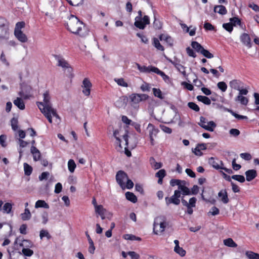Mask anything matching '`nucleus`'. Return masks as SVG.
Returning <instances> with one entry per match:
<instances>
[{
    "label": "nucleus",
    "mask_w": 259,
    "mask_h": 259,
    "mask_svg": "<svg viewBox=\"0 0 259 259\" xmlns=\"http://www.w3.org/2000/svg\"><path fill=\"white\" fill-rule=\"evenodd\" d=\"M43 98V101L37 102L36 104L41 112L48 119L49 122L52 123V117L59 118V115L57 113L56 110L52 107L50 101L51 97L48 91L44 93Z\"/></svg>",
    "instance_id": "f257e3e1"
},
{
    "label": "nucleus",
    "mask_w": 259,
    "mask_h": 259,
    "mask_svg": "<svg viewBox=\"0 0 259 259\" xmlns=\"http://www.w3.org/2000/svg\"><path fill=\"white\" fill-rule=\"evenodd\" d=\"M67 29L72 33L83 37L88 34V30L84 24L77 17L70 15L67 22Z\"/></svg>",
    "instance_id": "f03ea898"
},
{
    "label": "nucleus",
    "mask_w": 259,
    "mask_h": 259,
    "mask_svg": "<svg viewBox=\"0 0 259 259\" xmlns=\"http://www.w3.org/2000/svg\"><path fill=\"white\" fill-rule=\"evenodd\" d=\"M181 192L183 195H188L191 194L189 189L181 184L178 187V190L175 191L174 194L171 197H165V200L166 205H169L171 203L179 205L180 203L179 198L181 197Z\"/></svg>",
    "instance_id": "7ed1b4c3"
},
{
    "label": "nucleus",
    "mask_w": 259,
    "mask_h": 259,
    "mask_svg": "<svg viewBox=\"0 0 259 259\" xmlns=\"http://www.w3.org/2000/svg\"><path fill=\"white\" fill-rule=\"evenodd\" d=\"M166 226L165 218L163 216L156 218L153 224V232L155 234L162 233Z\"/></svg>",
    "instance_id": "20e7f679"
},
{
    "label": "nucleus",
    "mask_w": 259,
    "mask_h": 259,
    "mask_svg": "<svg viewBox=\"0 0 259 259\" xmlns=\"http://www.w3.org/2000/svg\"><path fill=\"white\" fill-rule=\"evenodd\" d=\"M138 15L135 18L134 25L140 29H144L146 25L150 24L149 17L145 15L142 17V12L141 10L139 11Z\"/></svg>",
    "instance_id": "39448f33"
},
{
    "label": "nucleus",
    "mask_w": 259,
    "mask_h": 259,
    "mask_svg": "<svg viewBox=\"0 0 259 259\" xmlns=\"http://www.w3.org/2000/svg\"><path fill=\"white\" fill-rule=\"evenodd\" d=\"M198 125L209 132H213L217 126V124L213 121H208V120L203 116L200 117V122L198 123Z\"/></svg>",
    "instance_id": "423d86ee"
},
{
    "label": "nucleus",
    "mask_w": 259,
    "mask_h": 259,
    "mask_svg": "<svg viewBox=\"0 0 259 259\" xmlns=\"http://www.w3.org/2000/svg\"><path fill=\"white\" fill-rule=\"evenodd\" d=\"M149 96L144 94H132L130 96V99L133 104H137L140 102L146 101Z\"/></svg>",
    "instance_id": "0eeeda50"
},
{
    "label": "nucleus",
    "mask_w": 259,
    "mask_h": 259,
    "mask_svg": "<svg viewBox=\"0 0 259 259\" xmlns=\"http://www.w3.org/2000/svg\"><path fill=\"white\" fill-rule=\"evenodd\" d=\"M127 178L128 176L127 174L123 171L119 170L116 174V181L122 189H124L125 188L124 181L127 180Z\"/></svg>",
    "instance_id": "6e6552de"
},
{
    "label": "nucleus",
    "mask_w": 259,
    "mask_h": 259,
    "mask_svg": "<svg viewBox=\"0 0 259 259\" xmlns=\"http://www.w3.org/2000/svg\"><path fill=\"white\" fill-rule=\"evenodd\" d=\"M148 130L149 131V138L150 139V143L152 145H154V138H155L158 134L159 131L157 128H155L154 126L149 123L148 125Z\"/></svg>",
    "instance_id": "1a4fd4ad"
},
{
    "label": "nucleus",
    "mask_w": 259,
    "mask_h": 259,
    "mask_svg": "<svg viewBox=\"0 0 259 259\" xmlns=\"http://www.w3.org/2000/svg\"><path fill=\"white\" fill-rule=\"evenodd\" d=\"M92 83L87 78L83 79L82 87L83 88L82 90L83 93L87 96H89L91 93V88Z\"/></svg>",
    "instance_id": "9d476101"
},
{
    "label": "nucleus",
    "mask_w": 259,
    "mask_h": 259,
    "mask_svg": "<svg viewBox=\"0 0 259 259\" xmlns=\"http://www.w3.org/2000/svg\"><path fill=\"white\" fill-rule=\"evenodd\" d=\"M209 163L215 169H222L224 166V163L222 161L218 159H214L213 157H211L209 159Z\"/></svg>",
    "instance_id": "9b49d317"
},
{
    "label": "nucleus",
    "mask_w": 259,
    "mask_h": 259,
    "mask_svg": "<svg viewBox=\"0 0 259 259\" xmlns=\"http://www.w3.org/2000/svg\"><path fill=\"white\" fill-rule=\"evenodd\" d=\"M240 39L241 42L248 48L249 49L251 47V38L247 33H243L242 34L240 35Z\"/></svg>",
    "instance_id": "f8f14e48"
},
{
    "label": "nucleus",
    "mask_w": 259,
    "mask_h": 259,
    "mask_svg": "<svg viewBox=\"0 0 259 259\" xmlns=\"http://www.w3.org/2000/svg\"><path fill=\"white\" fill-rule=\"evenodd\" d=\"M243 83L239 79H233L230 81V87L234 90H240V88L243 87Z\"/></svg>",
    "instance_id": "ddd939ff"
},
{
    "label": "nucleus",
    "mask_w": 259,
    "mask_h": 259,
    "mask_svg": "<svg viewBox=\"0 0 259 259\" xmlns=\"http://www.w3.org/2000/svg\"><path fill=\"white\" fill-rule=\"evenodd\" d=\"M168 60L171 64H172L175 66L176 69L183 75L184 76H186L185 67L182 65H181L179 63V62H178V61H173L170 59H169Z\"/></svg>",
    "instance_id": "4468645a"
},
{
    "label": "nucleus",
    "mask_w": 259,
    "mask_h": 259,
    "mask_svg": "<svg viewBox=\"0 0 259 259\" xmlns=\"http://www.w3.org/2000/svg\"><path fill=\"white\" fill-rule=\"evenodd\" d=\"M175 246L174 247V251L180 255L181 256H184L186 254V251L179 246V241L178 240H174Z\"/></svg>",
    "instance_id": "2eb2a0df"
},
{
    "label": "nucleus",
    "mask_w": 259,
    "mask_h": 259,
    "mask_svg": "<svg viewBox=\"0 0 259 259\" xmlns=\"http://www.w3.org/2000/svg\"><path fill=\"white\" fill-rule=\"evenodd\" d=\"M95 211L99 215H103L104 214H108L109 216L112 215V213L107 211L102 205H99V206H97L96 209H95Z\"/></svg>",
    "instance_id": "dca6fc26"
},
{
    "label": "nucleus",
    "mask_w": 259,
    "mask_h": 259,
    "mask_svg": "<svg viewBox=\"0 0 259 259\" xmlns=\"http://www.w3.org/2000/svg\"><path fill=\"white\" fill-rule=\"evenodd\" d=\"M246 180L250 182L254 179L257 176V172L255 169H249L247 170L245 173Z\"/></svg>",
    "instance_id": "f3484780"
},
{
    "label": "nucleus",
    "mask_w": 259,
    "mask_h": 259,
    "mask_svg": "<svg viewBox=\"0 0 259 259\" xmlns=\"http://www.w3.org/2000/svg\"><path fill=\"white\" fill-rule=\"evenodd\" d=\"M9 26L0 27V39H7L9 37Z\"/></svg>",
    "instance_id": "a211bd4d"
},
{
    "label": "nucleus",
    "mask_w": 259,
    "mask_h": 259,
    "mask_svg": "<svg viewBox=\"0 0 259 259\" xmlns=\"http://www.w3.org/2000/svg\"><path fill=\"white\" fill-rule=\"evenodd\" d=\"M127 98L125 96L119 98L115 103V106L118 108L124 107L126 106Z\"/></svg>",
    "instance_id": "6ab92c4d"
},
{
    "label": "nucleus",
    "mask_w": 259,
    "mask_h": 259,
    "mask_svg": "<svg viewBox=\"0 0 259 259\" xmlns=\"http://www.w3.org/2000/svg\"><path fill=\"white\" fill-rule=\"evenodd\" d=\"M30 150L31 153L33 155V160L35 161L39 160L41 157L40 151L33 146L31 147Z\"/></svg>",
    "instance_id": "aec40b11"
},
{
    "label": "nucleus",
    "mask_w": 259,
    "mask_h": 259,
    "mask_svg": "<svg viewBox=\"0 0 259 259\" xmlns=\"http://www.w3.org/2000/svg\"><path fill=\"white\" fill-rule=\"evenodd\" d=\"M218 196L221 198V201L225 204L227 203L229 199L226 190H222L218 193Z\"/></svg>",
    "instance_id": "412c9836"
},
{
    "label": "nucleus",
    "mask_w": 259,
    "mask_h": 259,
    "mask_svg": "<svg viewBox=\"0 0 259 259\" xmlns=\"http://www.w3.org/2000/svg\"><path fill=\"white\" fill-rule=\"evenodd\" d=\"M15 37L22 42H26L27 41V36L22 31L14 32Z\"/></svg>",
    "instance_id": "4be33fe9"
},
{
    "label": "nucleus",
    "mask_w": 259,
    "mask_h": 259,
    "mask_svg": "<svg viewBox=\"0 0 259 259\" xmlns=\"http://www.w3.org/2000/svg\"><path fill=\"white\" fill-rule=\"evenodd\" d=\"M196 200H197L195 197H192L190 199L189 202H188L186 200L184 199L183 198H182L181 202L184 206L194 207L195 206Z\"/></svg>",
    "instance_id": "5701e85b"
},
{
    "label": "nucleus",
    "mask_w": 259,
    "mask_h": 259,
    "mask_svg": "<svg viewBox=\"0 0 259 259\" xmlns=\"http://www.w3.org/2000/svg\"><path fill=\"white\" fill-rule=\"evenodd\" d=\"M159 39L161 41L164 40L170 46H172L174 43L173 39L169 35L165 34H161L159 36Z\"/></svg>",
    "instance_id": "b1692460"
},
{
    "label": "nucleus",
    "mask_w": 259,
    "mask_h": 259,
    "mask_svg": "<svg viewBox=\"0 0 259 259\" xmlns=\"http://www.w3.org/2000/svg\"><path fill=\"white\" fill-rule=\"evenodd\" d=\"M214 11L215 13H218L222 15L226 14L227 12L225 7L223 5L215 6L214 8Z\"/></svg>",
    "instance_id": "393cba45"
},
{
    "label": "nucleus",
    "mask_w": 259,
    "mask_h": 259,
    "mask_svg": "<svg viewBox=\"0 0 259 259\" xmlns=\"http://www.w3.org/2000/svg\"><path fill=\"white\" fill-rule=\"evenodd\" d=\"M35 208H44L46 209H49V205L46 202L45 200H38L35 202Z\"/></svg>",
    "instance_id": "a878e982"
},
{
    "label": "nucleus",
    "mask_w": 259,
    "mask_h": 259,
    "mask_svg": "<svg viewBox=\"0 0 259 259\" xmlns=\"http://www.w3.org/2000/svg\"><path fill=\"white\" fill-rule=\"evenodd\" d=\"M13 102L14 105L19 108L20 110H24L25 109V104L21 98H17V99H15Z\"/></svg>",
    "instance_id": "bb28decb"
},
{
    "label": "nucleus",
    "mask_w": 259,
    "mask_h": 259,
    "mask_svg": "<svg viewBox=\"0 0 259 259\" xmlns=\"http://www.w3.org/2000/svg\"><path fill=\"white\" fill-rule=\"evenodd\" d=\"M57 60L58 66H61L63 68H67L70 67L69 64L63 58L58 57L57 58Z\"/></svg>",
    "instance_id": "cd10ccee"
},
{
    "label": "nucleus",
    "mask_w": 259,
    "mask_h": 259,
    "mask_svg": "<svg viewBox=\"0 0 259 259\" xmlns=\"http://www.w3.org/2000/svg\"><path fill=\"white\" fill-rule=\"evenodd\" d=\"M21 219L23 221L29 220L31 217V214L28 208H25L24 212L21 214Z\"/></svg>",
    "instance_id": "c85d7f7f"
},
{
    "label": "nucleus",
    "mask_w": 259,
    "mask_h": 259,
    "mask_svg": "<svg viewBox=\"0 0 259 259\" xmlns=\"http://www.w3.org/2000/svg\"><path fill=\"white\" fill-rule=\"evenodd\" d=\"M235 101L240 102L243 105H246L248 102V100L246 97L239 95L235 98Z\"/></svg>",
    "instance_id": "c756f323"
},
{
    "label": "nucleus",
    "mask_w": 259,
    "mask_h": 259,
    "mask_svg": "<svg viewBox=\"0 0 259 259\" xmlns=\"http://www.w3.org/2000/svg\"><path fill=\"white\" fill-rule=\"evenodd\" d=\"M223 242L224 245L228 247H236L237 246V244L231 238L224 240Z\"/></svg>",
    "instance_id": "7c9ffc66"
},
{
    "label": "nucleus",
    "mask_w": 259,
    "mask_h": 259,
    "mask_svg": "<svg viewBox=\"0 0 259 259\" xmlns=\"http://www.w3.org/2000/svg\"><path fill=\"white\" fill-rule=\"evenodd\" d=\"M196 98L198 101L202 102L205 105H209L211 104L210 100L206 96L199 95L197 96Z\"/></svg>",
    "instance_id": "2f4dec72"
},
{
    "label": "nucleus",
    "mask_w": 259,
    "mask_h": 259,
    "mask_svg": "<svg viewBox=\"0 0 259 259\" xmlns=\"http://www.w3.org/2000/svg\"><path fill=\"white\" fill-rule=\"evenodd\" d=\"M126 198L133 203H136L137 201V197L133 193L127 192L125 193Z\"/></svg>",
    "instance_id": "473e14b6"
},
{
    "label": "nucleus",
    "mask_w": 259,
    "mask_h": 259,
    "mask_svg": "<svg viewBox=\"0 0 259 259\" xmlns=\"http://www.w3.org/2000/svg\"><path fill=\"white\" fill-rule=\"evenodd\" d=\"M119 135V131L118 130H115L113 132V136L116 140V144L118 146L119 149H117L118 151H121L122 150V147L121 146V140L118 137V135Z\"/></svg>",
    "instance_id": "72a5a7b5"
},
{
    "label": "nucleus",
    "mask_w": 259,
    "mask_h": 259,
    "mask_svg": "<svg viewBox=\"0 0 259 259\" xmlns=\"http://www.w3.org/2000/svg\"><path fill=\"white\" fill-rule=\"evenodd\" d=\"M245 255L248 259H259V254L251 251H247Z\"/></svg>",
    "instance_id": "f704fd0d"
},
{
    "label": "nucleus",
    "mask_w": 259,
    "mask_h": 259,
    "mask_svg": "<svg viewBox=\"0 0 259 259\" xmlns=\"http://www.w3.org/2000/svg\"><path fill=\"white\" fill-rule=\"evenodd\" d=\"M191 46L197 52L200 53H201L202 50L204 49L203 47L197 41H192L191 43Z\"/></svg>",
    "instance_id": "c9c22d12"
},
{
    "label": "nucleus",
    "mask_w": 259,
    "mask_h": 259,
    "mask_svg": "<svg viewBox=\"0 0 259 259\" xmlns=\"http://www.w3.org/2000/svg\"><path fill=\"white\" fill-rule=\"evenodd\" d=\"M114 80L119 86L126 88L128 87L127 83L125 81L123 78H115Z\"/></svg>",
    "instance_id": "e433bc0d"
},
{
    "label": "nucleus",
    "mask_w": 259,
    "mask_h": 259,
    "mask_svg": "<svg viewBox=\"0 0 259 259\" xmlns=\"http://www.w3.org/2000/svg\"><path fill=\"white\" fill-rule=\"evenodd\" d=\"M24 170L25 175L30 176L32 171V167L27 163H24Z\"/></svg>",
    "instance_id": "4c0bfd02"
},
{
    "label": "nucleus",
    "mask_w": 259,
    "mask_h": 259,
    "mask_svg": "<svg viewBox=\"0 0 259 259\" xmlns=\"http://www.w3.org/2000/svg\"><path fill=\"white\" fill-rule=\"evenodd\" d=\"M12 208V204L10 203L7 202L4 204V205L2 208V210H3L4 213H9L11 211Z\"/></svg>",
    "instance_id": "58836bf2"
},
{
    "label": "nucleus",
    "mask_w": 259,
    "mask_h": 259,
    "mask_svg": "<svg viewBox=\"0 0 259 259\" xmlns=\"http://www.w3.org/2000/svg\"><path fill=\"white\" fill-rule=\"evenodd\" d=\"M76 164L72 159L69 160L68 162V167L69 171L71 173L73 172L76 167Z\"/></svg>",
    "instance_id": "ea45409f"
},
{
    "label": "nucleus",
    "mask_w": 259,
    "mask_h": 259,
    "mask_svg": "<svg viewBox=\"0 0 259 259\" xmlns=\"http://www.w3.org/2000/svg\"><path fill=\"white\" fill-rule=\"evenodd\" d=\"M67 2L73 6H79L83 4L84 0H66Z\"/></svg>",
    "instance_id": "a19ab883"
},
{
    "label": "nucleus",
    "mask_w": 259,
    "mask_h": 259,
    "mask_svg": "<svg viewBox=\"0 0 259 259\" xmlns=\"http://www.w3.org/2000/svg\"><path fill=\"white\" fill-rule=\"evenodd\" d=\"M153 45L158 50L164 51V47L160 44L159 40L156 38L153 39Z\"/></svg>",
    "instance_id": "79ce46f5"
},
{
    "label": "nucleus",
    "mask_w": 259,
    "mask_h": 259,
    "mask_svg": "<svg viewBox=\"0 0 259 259\" xmlns=\"http://www.w3.org/2000/svg\"><path fill=\"white\" fill-rule=\"evenodd\" d=\"M152 90L153 94L155 97H158L160 99H163L164 98V96L162 95V92L160 89L153 88Z\"/></svg>",
    "instance_id": "37998d69"
},
{
    "label": "nucleus",
    "mask_w": 259,
    "mask_h": 259,
    "mask_svg": "<svg viewBox=\"0 0 259 259\" xmlns=\"http://www.w3.org/2000/svg\"><path fill=\"white\" fill-rule=\"evenodd\" d=\"M154 21L153 22V27L155 29H160L161 28H162V24L161 23V22L157 20L155 16H154Z\"/></svg>",
    "instance_id": "c03bdc74"
},
{
    "label": "nucleus",
    "mask_w": 259,
    "mask_h": 259,
    "mask_svg": "<svg viewBox=\"0 0 259 259\" xmlns=\"http://www.w3.org/2000/svg\"><path fill=\"white\" fill-rule=\"evenodd\" d=\"M228 112H229L233 116H234L235 118L238 119H247V117L246 116L241 115H239L235 112H234L233 111L230 109L227 110Z\"/></svg>",
    "instance_id": "a18cd8bd"
},
{
    "label": "nucleus",
    "mask_w": 259,
    "mask_h": 259,
    "mask_svg": "<svg viewBox=\"0 0 259 259\" xmlns=\"http://www.w3.org/2000/svg\"><path fill=\"white\" fill-rule=\"evenodd\" d=\"M18 121L17 118L13 117L11 119V124L12 128L14 131H16L18 129Z\"/></svg>",
    "instance_id": "49530a36"
},
{
    "label": "nucleus",
    "mask_w": 259,
    "mask_h": 259,
    "mask_svg": "<svg viewBox=\"0 0 259 259\" xmlns=\"http://www.w3.org/2000/svg\"><path fill=\"white\" fill-rule=\"evenodd\" d=\"M39 236L41 239H42L44 237H46L48 239H50L51 237L49 232L46 230H41L40 231Z\"/></svg>",
    "instance_id": "de8ad7c7"
},
{
    "label": "nucleus",
    "mask_w": 259,
    "mask_h": 259,
    "mask_svg": "<svg viewBox=\"0 0 259 259\" xmlns=\"http://www.w3.org/2000/svg\"><path fill=\"white\" fill-rule=\"evenodd\" d=\"M231 24H232L233 26H235L237 24L240 26L241 25V23L240 20L236 17L231 18L230 19Z\"/></svg>",
    "instance_id": "09e8293b"
},
{
    "label": "nucleus",
    "mask_w": 259,
    "mask_h": 259,
    "mask_svg": "<svg viewBox=\"0 0 259 259\" xmlns=\"http://www.w3.org/2000/svg\"><path fill=\"white\" fill-rule=\"evenodd\" d=\"M25 23L23 21L19 22L16 23L14 32L22 31L21 29L25 27Z\"/></svg>",
    "instance_id": "8fccbe9b"
},
{
    "label": "nucleus",
    "mask_w": 259,
    "mask_h": 259,
    "mask_svg": "<svg viewBox=\"0 0 259 259\" xmlns=\"http://www.w3.org/2000/svg\"><path fill=\"white\" fill-rule=\"evenodd\" d=\"M150 162L151 164H152L153 167L155 169H159L162 166L161 163L155 162L154 159L152 157L150 158Z\"/></svg>",
    "instance_id": "3c124183"
},
{
    "label": "nucleus",
    "mask_w": 259,
    "mask_h": 259,
    "mask_svg": "<svg viewBox=\"0 0 259 259\" xmlns=\"http://www.w3.org/2000/svg\"><path fill=\"white\" fill-rule=\"evenodd\" d=\"M153 72L160 75H164V72L155 67L149 66V72Z\"/></svg>",
    "instance_id": "603ef678"
},
{
    "label": "nucleus",
    "mask_w": 259,
    "mask_h": 259,
    "mask_svg": "<svg viewBox=\"0 0 259 259\" xmlns=\"http://www.w3.org/2000/svg\"><path fill=\"white\" fill-rule=\"evenodd\" d=\"M22 252L26 256H31L33 254V251L32 250L26 248L22 249Z\"/></svg>",
    "instance_id": "864d4df0"
},
{
    "label": "nucleus",
    "mask_w": 259,
    "mask_h": 259,
    "mask_svg": "<svg viewBox=\"0 0 259 259\" xmlns=\"http://www.w3.org/2000/svg\"><path fill=\"white\" fill-rule=\"evenodd\" d=\"M231 178L240 183H243L245 180L244 177L242 175H233Z\"/></svg>",
    "instance_id": "5fc2aeb1"
},
{
    "label": "nucleus",
    "mask_w": 259,
    "mask_h": 259,
    "mask_svg": "<svg viewBox=\"0 0 259 259\" xmlns=\"http://www.w3.org/2000/svg\"><path fill=\"white\" fill-rule=\"evenodd\" d=\"M217 86L218 88L223 92H225L227 89V85L224 81H220L218 82Z\"/></svg>",
    "instance_id": "6e6d98bb"
},
{
    "label": "nucleus",
    "mask_w": 259,
    "mask_h": 259,
    "mask_svg": "<svg viewBox=\"0 0 259 259\" xmlns=\"http://www.w3.org/2000/svg\"><path fill=\"white\" fill-rule=\"evenodd\" d=\"M188 106L190 109L196 112H198L200 110L199 106L194 102H189Z\"/></svg>",
    "instance_id": "4d7b16f0"
},
{
    "label": "nucleus",
    "mask_w": 259,
    "mask_h": 259,
    "mask_svg": "<svg viewBox=\"0 0 259 259\" xmlns=\"http://www.w3.org/2000/svg\"><path fill=\"white\" fill-rule=\"evenodd\" d=\"M223 27L229 32H231L233 30V25L231 23H224Z\"/></svg>",
    "instance_id": "13d9d810"
},
{
    "label": "nucleus",
    "mask_w": 259,
    "mask_h": 259,
    "mask_svg": "<svg viewBox=\"0 0 259 259\" xmlns=\"http://www.w3.org/2000/svg\"><path fill=\"white\" fill-rule=\"evenodd\" d=\"M41 218L42 220V223L43 224H46L48 222V213L46 211H44L41 214Z\"/></svg>",
    "instance_id": "bf43d9fd"
},
{
    "label": "nucleus",
    "mask_w": 259,
    "mask_h": 259,
    "mask_svg": "<svg viewBox=\"0 0 259 259\" xmlns=\"http://www.w3.org/2000/svg\"><path fill=\"white\" fill-rule=\"evenodd\" d=\"M136 65L137 66L138 69L139 70H140L141 72H149V66L146 67L145 66H141L139 64L137 63Z\"/></svg>",
    "instance_id": "052dcab7"
},
{
    "label": "nucleus",
    "mask_w": 259,
    "mask_h": 259,
    "mask_svg": "<svg viewBox=\"0 0 259 259\" xmlns=\"http://www.w3.org/2000/svg\"><path fill=\"white\" fill-rule=\"evenodd\" d=\"M201 54H202L204 56L207 58H213V55L210 53L208 51L203 49L201 52Z\"/></svg>",
    "instance_id": "680f3d73"
},
{
    "label": "nucleus",
    "mask_w": 259,
    "mask_h": 259,
    "mask_svg": "<svg viewBox=\"0 0 259 259\" xmlns=\"http://www.w3.org/2000/svg\"><path fill=\"white\" fill-rule=\"evenodd\" d=\"M140 88L143 92H149L150 90V84L146 82L142 84Z\"/></svg>",
    "instance_id": "e2e57ef3"
},
{
    "label": "nucleus",
    "mask_w": 259,
    "mask_h": 259,
    "mask_svg": "<svg viewBox=\"0 0 259 259\" xmlns=\"http://www.w3.org/2000/svg\"><path fill=\"white\" fill-rule=\"evenodd\" d=\"M127 254L132 259H139L140 258V255L135 251H128Z\"/></svg>",
    "instance_id": "0e129e2a"
},
{
    "label": "nucleus",
    "mask_w": 259,
    "mask_h": 259,
    "mask_svg": "<svg viewBox=\"0 0 259 259\" xmlns=\"http://www.w3.org/2000/svg\"><path fill=\"white\" fill-rule=\"evenodd\" d=\"M240 133V131L236 128H232L229 131V134L234 137H237Z\"/></svg>",
    "instance_id": "69168bd1"
},
{
    "label": "nucleus",
    "mask_w": 259,
    "mask_h": 259,
    "mask_svg": "<svg viewBox=\"0 0 259 259\" xmlns=\"http://www.w3.org/2000/svg\"><path fill=\"white\" fill-rule=\"evenodd\" d=\"M240 156L242 159L246 160H249L251 159V155L248 153H241Z\"/></svg>",
    "instance_id": "338daca9"
},
{
    "label": "nucleus",
    "mask_w": 259,
    "mask_h": 259,
    "mask_svg": "<svg viewBox=\"0 0 259 259\" xmlns=\"http://www.w3.org/2000/svg\"><path fill=\"white\" fill-rule=\"evenodd\" d=\"M50 175V173L47 171L43 172L39 176V180L42 181L44 180H47Z\"/></svg>",
    "instance_id": "774afa93"
}]
</instances>
